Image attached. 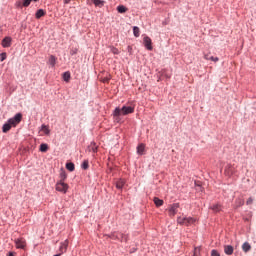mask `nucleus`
Returning a JSON list of instances; mask_svg holds the SVG:
<instances>
[{
	"instance_id": "obj_1",
	"label": "nucleus",
	"mask_w": 256,
	"mask_h": 256,
	"mask_svg": "<svg viewBox=\"0 0 256 256\" xmlns=\"http://www.w3.org/2000/svg\"><path fill=\"white\" fill-rule=\"evenodd\" d=\"M21 119H23V114L21 113H17L13 118H10L2 127L3 133H8L12 127H17L21 123Z\"/></svg>"
},
{
	"instance_id": "obj_2",
	"label": "nucleus",
	"mask_w": 256,
	"mask_h": 256,
	"mask_svg": "<svg viewBox=\"0 0 256 256\" xmlns=\"http://www.w3.org/2000/svg\"><path fill=\"white\" fill-rule=\"evenodd\" d=\"M135 113V107L133 106H123L122 108H116L114 110V117H121V115H130Z\"/></svg>"
},
{
	"instance_id": "obj_3",
	"label": "nucleus",
	"mask_w": 256,
	"mask_h": 256,
	"mask_svg": "<svg viewBox=\"0 0 256 256\" xmlns=\"http://www.w3.org/2000/svg\"><path fill=\"white\" fill-rule=\"evenodd\" d=\"M16 249H25L27 247V241L25 238H17L14 240Z\"/></svg>"
},
{
	"instance_id": "obj_4",
	"label": "nucleus",
	"mask_w": 256,
	"mask_h": 256,
	"mask_svg": "<svg viewBox=\"0 0 256 256\" xmlns=\"http://www.w3.org/2000/svg\"><path fill=\"white\" fill-rule=\"evenodd\" d=\"M67 189H69V185H67L63 180L56 184V191L60 193H67Z\"/></svg>"
},
{
	"instance_id": "obj_5",
	"label": "nucleus",
	"mask_w": 256,
	"mask_h": 256,
	"mask_svg": "<svg viewBox=\"0 0 256 256\" xmlns=\"http://www.w3.org/2000/svg\"><path fill=\"white\" fill-rule=\"evenodd\" d=\"M178 209H179V203H174L170 205L168 208L169 217H174L175 215H177Z\"/></svg>"
},
{
	"instance_id": "obj_6",
	"label": "nucleus",
	"mask_w": 256,
	"mask_h": 256,
	"mask_svg": "<svg viewBox=\"0 0 256 256\" xmlns=\"http://www.w3.org/2000/svg\"><path fill=\"white\" fill-rule=\"evenodd\" d=\"M143 43H144V47L148 50V51H153V42L152 40L149 38V36H145L143 38Z\"/></svg>"
},
{
	"instance_id": "obj_7",
	"label": "nucleus",
	"mask_w": 256,
	"mask_h": 256,
	"mask_svg": "<svg viewBox=\"0 0 256 256\" xmlns=\"http://www.w3.org/2000/svg\"><path fill=\"white\" fill-rule=\"evenodd\" d=\"M234 248L231 245H225L224 246V253L226 255H233Z\"/></svg>"
},
{
	"instance_id": "obj_8",
	"label": "nucleus",
	"mask_w": 256,
	"mask_h": 256,
	"mask_svg": "<svg viewBox=\"0 0 256 256\" xmlns=\"http://www.w3.org/2000/svg\"><path fill=\"white\" fill-rule=\"evenodd\" d=\"M2 47H11V37H5L3 40H2Z\"/></svg>"
},
{
	"instance_id": "obj_9",
	"label": "nucleus",
	"mask_w": 256,
	"mask_h": 256,
	"mask_svg": "<svg viewBox=\"0 0 256 256\" xmlns=\"http://www.w3.org/2000/svg\"><path fill=\"white\" fill-rule=\"evenodd\" d=\"M106 237H109L110 239L117 241V239H121V237L123 238V234H117V233L113 232L110 235H106Z\"/></svg>"
},
{
	"instance_id": "obj_10",
	"label": "nucleus",
	"mask_w": 256,
	"mask_h": 256,
	"mask_svg": "<svg viewBox=\"0 0 256 256\" xmlns=\"http://www.w3.org/2000/svg\"><path fill=\"white\" fill-rule=\"evenodd\" d=\"M67 247H69V240H65L60 246V252L65 253L67 251Z\"/></svg>"
},
{
	"instance_id": "obj_11",
	"label": "nucleus",
	"mask_w": 256,
	"mask_h": 256,
	"mask_svg": "<svg viewBox=\"0 0 256 256\" xmlns=\"http://www.w3.org/2000/svg\"><path fill=\"white\" fill-rule=\"evenodd\" d=\"M197 220L195 218H192V217H186V220H185V223L184 225L186 227H189V225H193Z\"/></svg>"
},
{
	"instance_id": "obj_12",
	"label": "nucleus",
	"mask_w": 256,
	"mask_h": 256,
	"mask_svg": "<svg viewBox=\"0 0 256 256\" xmlns=\"http://www.w3.org/2000/svg\"><path fill=\"white\" fill-rule=\"evenodd\" d=\"M204 59H206V61H213L214 63H217V61H219V57H214L209 54H206L204 56Z\"/></svg>"
},
{
	"instance_id": "obj_13",
	"label": "nucleus",
	"mask_w": 256,
	"mask_h": 256,
	"mask_svg": "<svg viewBox=\"0 0 256 256\" xmlns=\"http://www.w3.org/2000/svg\"><path fill=\"white\" fill-rule=\"evenodd\" d=\"M242 251H244V253H249V251H251V244H249V242H245L242 245Z\"/></svg>"
},
{
	"instance_id": "obj_14",
	"label": "nucleus",
	"mask_w": 256,
	"mask_h": 256,
	"mask_svg": "<svg viewBox=\"0 0 256 256\" xmlns=\"http://www.w3.org/2000/svg\"><path fill=\"white\" fill-rule=\"evenodd\" d=\"M49 65H51V67H55L56 63H57V57H55L54 55H51L49 60H48Z\"/></svg>"
},
{
	"instance_id": "obj_15",
	"label": "nucleus",
	"mask_w": 256,
	"mask_h": 256,
	"mask_svg": "<svg viewBox=\"0 0 256 256\" xmlns=\"http://www.w3.org/2000/svg\"><path fill=\"white\" fill-rule=\"evenodd\" d=\"M36 19H41V17H45V10L39 9L35 14Z\"/></svg>"
},
{
	"instance_id": "obj_16",
	"label": "nucleus",
	"mask_w": 256,
	"mask_h": 256,
	"mask_svg": "<svg viewBox=\"0 0 256 256\" xmlns=\"http://www.w3.org/2000/svg\"><path fill=\"white\" fill-rule=\"evenodd\" d=\"M210 209H212V211H214V213H219V211H221V205L213 204L212 206H210Z\"/></svg>"
},
{
	"instance_id": "obj_17",
	"label": "nucleus",
	"mask_w": 256,
	"mask_h": 256,
	"mask_svg": "<svg viewBox=\"0 0 256 256\" xmlns=\"http://www.w3.org/2000/svg\"><path fill=\"white\" fill-rule=\"evenodd\" d=\"M63 79L66 83H69V81L71 80V72H64Z\"/></svg>"
},
{
	"instance_id": "obj_18",
	"label": "nucleus",
	"mask_w": 256,
	"mask_h": 256,
	"mask_svg": "<svg viewBox=\"0 0 256 256\" xmlns=\"http://www.w3.org/2000/svg\"><path fill=\"white\" fill-rule=\"evenodd\" d=\"M144 151H145V144L138 145V147H137L138 155H143Z\"/></svg>"
},
{
	"instance_id": "obj_19",
	"label": "nucleus",
	"mask_w": 256,
	"mask_h": 256,
	"mask_svg": "<svg viewBox=\"0 0 256 256\" xmlns=\"http://www.w3.org/2000/svg\"><path fill=\"white\" fill-rule=\"evenodd\" d=\"M125 186V180L120 179L116 182V187L117 189H123V187Z\"/></svg>"
},
{
	"instance_id": "obj_20",
	"label": "nucleus",
	"mask_w": 256,
	"mask_h": 256,
	"mask_svg": "<svg viewBox=\"0 0 256 256\" xmlns=\"http://www.w3.org/2000/svg\"><path fill=\"white\" fill-rule=\"evenodd\" d=\"M235 205L236 207H243V205H245V200H243L242 198H238L235 201Z\"/></svg>"
},
{
	"instance_id": "obj_21",
	"label": "nucleus",
	"mask_w": 256,
	"mask_h": 256,
	"mask_svg": "<svg viewBox=\"0 0 256 256\" xmlns=\"http://www.w3.org/2000/svg\"><path fill=\"white\" fill-rule=\"evenodd\" d=\"M154 204L156 205V207H161L163 206V200L157 197H154Z\"/></svg>"
},
{
	"instance_id": "obj_22",
	"label": "nucleus",
	"mask_w": 256,
	"mask_h": 256,
	"mask_svg": "<svg viewBox=\"0 0 256 256\" xmlns=\"http://www.w3.org/2000/svg\"><path fill=\"white\" fill-rule=\"evenodd\" d=\"M40 151H41L42 153H47V151H49V145H47V144H41V145H40Z\"/></svg>"
},
{
	"instance_id": "obj_23",
	"label": "nucleus",
	"mask_w": 256,
	"mask_h": 256,
	"mask_svg": "<svg viewBox=\"0 0 256 256\" xmlns=\"http://www.w3.org/2000/svg\"><path fill=\"white\" fill-rule=\"evenodd\" d=\"M41 131H43V133H45V135H49V133H51V131L49 130V126H47V125H42Z\"/></svg>"
},
{
	"instance_id": "obj_24",
	"label": "nucleus",
	"mask_w": 256,
	"mask_h": 256,
	"mask_svg": "<svg viewBox=\"0 0 256 256\" xmlns=\"http://www.w3.org/2000/svg\"><path fill=\"white\" fill-rule=\"evenodd\" d=\"M66 169L68 171H75V164H73L72 162H69L66 164Z\"/></svg>"
},
{
	"instance_id": "obj_25",
	"label": "nucleus",
	"mask_w": 256,
	"mask_h": 256,
	"mask_svg": "<svg viewBox=\"0 0 256 256\" xmlns=\"http://www.w3.org/2000/svg\"><path fill=\"white\" fill-rule=\"evenodd\" d=\"M118 13H127V7L120 5L117 7Z\"/></svg>"
},
{
	"instance_id": "obj_26",
	"label": "nucleus",
	"mask_w": 256,
	"mask_h": 256,
	"mask_svg": "<svg viewBox=\"0 0 256 256\" xmlns=\"http://www.w3.org/2000/svg\"><path fill=\"white\" fill-rule=\"evenodd\" d=\"M225 173H226L227 175H233V166L228 165V166L226 167V169H225Z\"/></svg>"
},
{
	"instance_id": "obj_27",
	"label": "nucleus",
	"mask_w": 256,
	"mask_h": 256,
	"mask_svg": "<svg viewBox=\"0 0 256 256\" xmlns=\"http://www.w3.org/2000/svg\"><path fill=\"white\" fill-rule=\"evenodd\" d=\"M133 33H134V37H139V35H141V32L139 30V27L134 26L133 27Z\"/></svg>"
},
{
	"instance_id": "obj_28",
	"label": "nucleus",
	"mask_w": 256,
	"mask_h": 256,
	"mask_svg": "<svg viewBox=\"0 0 256 256\" xmlns=\"http://www.w3.org/2000/svg\"><path fill=\"white\" fill-rule=\"evenodd\" d=\"M193 256H201V247H195L194 248Z\"/></svg>"
},
{
	"instance_id": "obj_29",
	"label": "nucleus",
	"mask_w": 256,
	"mask_h": 256,
	"mask_svg": "<svg viewBox=\"0 0 256 256\" xmlns=\"http://www.w3.org/2000/svg\"><path fill=\"white\" fill-rule=\"evenodd\" d=\"M94 5H96V7H103V1L101 0H92Z\"/></svg>"
},
{
	"instance_id": "obj_30",
	"label": "nucleus",
	"mask_w": 256,
	"mask_h": 256,
	"mask_svg": "<svg viewBox=\"0 0 256 256\" xmlns=\"http://www.w3.org/2000/svg\"><path fill=\"white\" fill-rule=\"evenodd\" d=\"M82 169L87 170L89 169V160H84L82 163Z\"/></svg>"
},
{
	"instance_id": "obj_31",
	"label": "nucleus",
	"mask_w": 256,
	"mask_h": 256,
	"mask_svg": "<svg viewBox=\"0 0 256 256\" xmlns=\"http://www.w3.org/2000/svg\"><path fill=\"white\" fill-rule=\"evenodd\" d=\"M185 220H186V217H185V218H183V217H178V218H177V223H178L179 225H185Z\"/></svg>"
},
{
	"instance_id": "obj_32",
	"label": "nucleus",
	"mask_w": 256,
	"mask_h": 256,
	"mask_svg": "<svg viewBox=\"0 0 256 256\" xmlns=\"http://www.w3.org/2000/svg\"><path fill=\"white\" fill-rule=\"evenodd\" d=\"M31 1L33 0H23L22 7H29L31 5Z\"/></svg>"
},
{
	"instance_id": "obj_33",
	"label": "nucleus",
	"mask_w": 256,
	"mask_h": 256,
	"mask_svg": "<svg viewBox=\"0 0 256 256\" xmlns=\"http://www.w3.org/2000/svg\"><path fill=\"white\" fill-rule=\"evenodd\" d=\"M111 53H113V55H119V49L111 47Z\"/></svg>"
},
{
	"instance_id": "obj_34",
	"label": "nucleus",
	"mask_w": 256,
	"mask_h": 256,
	"mask_svg": "<svg viewBox=\"0 0 256 256\" xmlns=\"http://www.w3.org/2000/svg\"><path fill=\"white\" fill-rule=\"evenodd\" d=\"M7 59V53L3 52L0 54V61H5Z\"/></svg>"
},
{
	"instance_id": "obj_35",
	"label": "nucleus",
	"mask_w": 256,
	"mask_h": 256,
	"mask_svg": "<svg viewBox=\"0 0 256 256\" xmlns=\"http://www.w3.org/2000/svg\"><path fill=\"white\" fill-rule=\"evenodd\" d=\"M211 256H221V254L219 253V251L213 249V250L211 251Z\"/></svg>"
},
{
	"instance_id": "obj_36",
	"label": "nucleus",
	"mask_w": 256,
	"mask_h": 256,
	"mask_svg": "<svg viewBox=\"0 0 256 256\" xmlns=\"http://www.w3.org/2000/svg\"><path fill=\"white\" fill-rule=\"evenodd\" d=\"M253 201V197L248 198V200L246 201V205H253Z\"/></svg>"
},
{
	"instance_id": "obj_37",
	"label": "nucleus",
	"mask_w": 256,
	"mask_h": 256,
	"mask_svg": "<svg viewBox=\"0 0 256 256\" xmlns=\"http://www.w3.org/2000/svg\"><path fill=\"white\" fill-rule=\"evenodd\" d=\"M110 80H111V78L104 77V78H102V83H109Z\"/></svg>"
},
{
	"instance_id": "obj_38",
	"label": "nucleus",
	"mask_w": 256,
	"mask_h": 256,
	"mask_svg": "<svg viewBox=\"0 0 256 256\" xmlns=\"http://www.w3.org/2000/svg\"><path fill=\"white\" fill-rule=\"evenodd\" d=\"M16 7H18V8L23 7V2H21V1L16 2Z\"/></svg>"
},
{
	"instance_id": "obj_39",
	"label": "nucleus",
	"mask_w": 256,
	"mask_h": 256,
	"mask_svg": "<svg viewBox=\"0 0 256 256\" xmlns=\"http://www.w3.org/2000/svg\"><path fill=\"white\" fill-rule=\"evenodd\" d=\"M92 151H93V153H97V147L96 146H92Z\"/></svg>"
},
{
	"instance_id": "obj_40",
	"label": "nucleus",
	"mask_w": 256,
	"mask_h": 256,
	"mask_svg": "<svg viewBox=\"0 0 256 256\" xmlns=\"http://www.w3.org/2000/svg\"><path fill=\"white\" fill-rule=\"evenodd\" d=\"M61 178H62V181H64V179H67V175H65V174H61Z\"/></svg>"
},
{
	"instance_id": "obj_41",
	"label": "nucleus",
	"mask_w": 256,
	"mask_h": 256,
	"mask_svg": "<svg viewBox=\"0 0 256 256\" xmlns=\"http://www.w3.org/2000/svg\"><path fill=\"white\" fill-rule=\"evenodd\" d=\"M16 253L15 252H9L7 256H15Z\"/></svg>"
},
{
	"instance_id": "obj_42",
	"label": "nucleus",
	"mask_w": 256,
	"mask_h": 256,
	"mask_svg": "<svg viewBox=\"0 0 256 256\" xmlns=\"http://www.w3.org/2000/svg\"><path fill=\"white\" fill-rule=\"evenodd\" d=\"M65 5H68V3H71V0H64Z\"/></svg>"
}]
</instances>
